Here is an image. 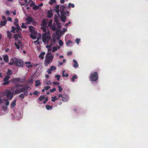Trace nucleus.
<instances>
[{"label":"nucleus","instance_id":"15","mask_svg":"<svg viewBox=\"0 0 148 148\" xmlns=\"http://www.w3.org/2000/svg\"><path fill=\"white\" fill-rule=\"evenodd\" d=\"M34 3L33 2L32 0H29L28 2L26 5V6H29L30 7H33L34 5Z\"/></svg>","mask_w":148,"mask_h":148},{"label":"nucleus","instance_id":"40","mask_svg":"<svg viewBox=\"0 0 148 148\" xmlns=\"http://www.w3.org/2000/svg\"><path fill=\"white\" fill-rule=\"evenodd\" d=\"M55 77L57 78V80L59 81L60 79V76L59 75H55Z\"/></svg>","mask_w":148,"mask_h":148},{"label":"nucleus","instance_id":"57","mask_svg":"<svg viewBox=\"0 0 148 148\" xmlns=\"http://www.w3.org/2000/svg\"><path fill=\"white\" fill-rule=\"evenodd\" d=\"M32 24L33 25H36V23L33 20V22H32Z\"/></svg>","mask_w":148,"mask_h":148},{"label":"nucleus","instance_id":"9","mask_svg":"<svg viewBox=\"0 0 148 148\" xmlns=\"http://www.w3.org/2000/svg\"><path fill=\"white\" fill-rule=\"evenodd\" d=\"M60 12L61 14V20L62 21H65L64 7V5H61L60 7Z\"/></svg>","mask_w":148,"mask_h":148},{"label":"nucleus","instance_id":"10","mask_svg":"<svg viewBox=\"0 0 148 148\" xmlns=\"http://www.w3.org/2000/svg\"><path fill=\"white\" fill-rule=\"evenodd\" d=\"M47 19H43L41 25V28L43 32H46L47 29Z\"/></svg>","mask_w":148,"mask_h":148},{"label":"nucleus","instance_id":"14","mask_svg":"<svg viewBox=\"0 0 148 148\" xmlns=\"http://www.w3.org/2000/svg\"><path fill=\"white\" fill-rule=\"evenodd\" d=\"M56 69V67L54 66H51L50 67V68L48 69L47 70V72L49 74L51 73V71H52L55 70Z\"/></svg>","mask_w":148,"mask_h":148},{"label":"nucleus","instance_id":"1","mask_svg":"<svg viewBox=\"0 0 148 148\" xmlns=\"http://www.w3.org/2000/svg\"><path fill=\"white\" fill-rule=\"evenodd\" d=\"M42 34V41L45 43L47 44L51 39V35L50 32L48 30Z\"/></svg>","mask_w":148,"mask_h":148},{"label":"nucleus","instance_id":"20","mask_svg":"<svg viewBox=\"0 0 148 148\" xmlns=\"http://www.w3.org/2000/svg\"><path fill=\"white\" fill-rule=\"evenodd\" d=\"M25 64L26 65V66L28 68L32 67L33 66V65L31 64L30 62H26Z\"/></svg>","mask_w":148,"mask_h":148},{"label":"nucleus","instance_id":"11","mask_svg":"<svg viewBox=\"0 0 148 148\" xmlns=\"http://www.w3.org/2000/svg\"><path fill=\"white\" fill-rule=\"evenodd\" d=\"M98 74L97 72H95L91 74L90 79L92 81H96L98 79Z\"/></svg>","mask_w":148,"mask_h":148},{"label":"nucleus","instance_id":"31","mask_svg":"<svg viewBox=\"0 0 148 148\" xmlns=\"http://www.w3.org/2000/svg\"><path fill=\"white\" fill-rule=\"evenodd\" d=\"M20 79L19 78H14L12 80V82H18L19 81Z\"/></svg>","mask_w":148,"mask_h":148},{"label":"nucleus","instance_id":"60","mask_svg":"<svg viewBox=\"0 0 148 148\" xmlns=\"http://www.w3.org/2000/svg\"><path fill=\"white\" fill-rule=\"evenodd\" d=\"M7 107L6 106H3V109L4 110H7Z\"/></svg>","mask_w":148,"mask_h":148},{"label":"nucleus","instance_id":"25","mask_svg":"<svg viewBox=\"0 0 148 148\" xmlns=\"http://www.w3.org/2000/svg\"><path fill=\"white\" fill-rule=\"evenodd\" d=\"M60 48V47L58 46H57V47H53L52 51L53 52H54L55 51L57 50L58 49H59Z\"/></svg>","mask_w":148,"mask_h":148},{"label":"nucleus","instance_id":"64","mask_svg":"<svg viewBox=\"0 0 148 148\" xmlns=\"http://www.w3.org/2000/svg\"><path fill=\"white\" fill-rule=\"evenodd\" d=\"M39 7L40 8V7L42 6L43 5V3H41L39 5H38Z\"/></svg>","mask_w":148,"mask_h":148},{"label":"nucleus","instance_id":"21","mask_svg":"<svg viewBox=\"0 0 148 148\" xmlns=\"http://www.w3.org/2000/svg\"><path fill=\"white\" fill-rule=\"evenodd\" d=\"M45 54V53L44 52H41L39 56V57L41 59H43L44 58V56Z\"/></svg>","mask_w":148,"mask_h":148},{"label":"nucleus","instance_id":"43","mask_svg":"<svg viewBox=\"0 0 148 148\" xmlns=\"http://www.w3.org/2000/svg\"><path fill=\"white\" fill-rule=\"evenodd\" d=\"M59 45L60 46H62L63 44V42H62V41L61 40H59Z\"/></svg>","mask_w":148,"mask_h":148},{"label":"nucleus","instance_id":"19","mask_svg":"<svg viewBox=\"0 0 148 148\" xmlns=\"http://www.w3.org/2000/svg\"><path fill=\"white\" fill-rule=\"evenodd\" d=\"M54 10L55 11H56V12L57 13V14H59L60 10L59 6V5H57L55 6Z\"/></svg>","mask_w":148,"mask_h":148},{"label":"nucleus","instance_id":"38","mask_svg":"<svg viewBox=\"0 0 148 148\" xmlns=\"http://www.w3.org/2000/svg\"><path fill=\"white\" fill-rule=\"evenodd\" d=\"M58 97L59 98H60V97L61 98V99H60L61 100H62L63 101H64V97H63V96L62 95H60V94H59L58 95Z\"/></svg>","mask_w":148,"mask_h":148},{"label":"nucleus","instance_id":"32","mask_svg":"<svg viewBox=\"0 0 148 148\" xmlns=\"http://www.w3.org/2000/svg\"><path fill=\"white\" fill-rule=\"evenodd\" d=\"M7 36L8 38L10 39L12 36L10 32L9 31H7Z\"/></svg>","mask_w":148,"mask_h":148},{"label":"nucleus","instance_id":"6","mask_svg":"<svg viewBox=\"0 0 148 148\" xmlns=\"http://www.w3.org/2000/svg\"><path fill=\"white\" fill-rule=\"evenodd\" d=\"M14 20V24L16 26V27L15 28L14 27L12 26L11 28L12 29L11 30V32L13 33H15L16 32H18L21 29L18 25V19L15 18Z\"/></svg>","mask_w":148,"mask_h":148},{"label":"nucleus","instance_id":"45","mask_svg":"<svg viewBox=\"0 0 148 148\" xmlns=\"http://www.w3.org/2000/svg\"><path fill=\"white\" fill-rule=\"evenodd\" d=\"M71 6L72 8H74V5L73 4L70 3L69 4L68 8H69Z\"/></svg>","mask_w":148,"mask_h":148},{"label":"nucleus","instance_id":"62","mask_svg":"<svg viewBox=\"0 0 148 148\" xmlns=\"http://www.w3.org/2000/svg\"><path fill=\"white\" fill-rule=\"evenodd\" d=\"M5 13L6 14L9 15L10 14V12L8 11L7 10L6 11Z\"/></svg>","mask_w":148,"mask_h":148},{"label":"nucleus","instance_id":"26","mask_svg":"<svg viewBox=\"0 0 148 148\" xmlns=\"http://www.w3.org/2000/svg\"><path fill=\"white\" fill-rule=\"evenodd\" d=\"M35 83L36 84L35 85V86H36V87L40 85L41 84V82H40L39 80H36L35 81Z\"/></svg>","mask_w":148,"mask_h":148},{"label":"nucleus","instance_id":"33","mask_svg":"<svg viewBox=\"0 0 148 148\" xmlns=\"http://www.w3.org/2000/svg\"><path fill=\"white\" fill-rule=\"evenodd\" d=\"M39 39H40V38L39 37L37 38V40L36 41H34V42L35 43H37L38 45H39L41 43V42H40L39 41Z\"/></svg>","mask_w":148,"mask_h":148},{"label":"nucleus","instance_id":"30","mask_svg":"<svg viewBox=\"0 0 148 148\" xmlns=\"http://www.w3.org/2000/svg\"><path fill=\"white\" fill-rule=\"evenodd\" d=\"M51 98L52 99L51 101L53 102H55L56 100H57L58 99V98H57L56 96L54 97H52Z\"/></svg>","mask_w":148,"mask_h":148},{"label":"nucleus","instance_id":"42","mask_svg":"<svg viewBox=\"0 0 148 148\" xmlns=\"http://www.w3.org/2000/svg\"><path fill=\"white\" fill-rule=\"evenodd\" d=\"M77 78V77L76 76V75H74L72 78H71V80L72 81H74L75 80V79H76Z\"/></svg>","mask_w":148,"mask_h":148},{"label":"nucleus","instance_id":"16","mask_svg":"<svg viewBox=\"0 0 148 148\" xmlns=\"http://www.w3.org/2000/svg\"><path fill=\"white\" fill-rule=\"evenodd\" d=\"M19 2L21 5H26L27 3V0H19Z\"/></svg>","mask_w":148,"mask_h":148},{"label":"nucleus","instance_id":"36","mask_svg":"<svg viewBox=\"0 0 148 148\" xmlns=\"http://www.w3.org/2000/svg\"><path fill=\"white\" fill-rule=\"evenodd\" d=\"M46 109L48 110H49L51 109L52 108V106L48 105H47L46 106Z\"/></svg>","mask_w":148,"mask_h":148},{"label":"nucleus","instance_id":"48","mask_svg":"<svg viewBox=\"0 0 148 148\" xmlns=\"http://www.w3.org/2000/svg\"><path fill=\"white\" fill-rule=\"evenodd\" d=\"M53 84L54 85H59V83L58 82H53Z\"/></svg>","mask_w":148,"mask_h":148},{"label":"nucleus","instance_id":"49","mask_svg":"<svg viewBox=\"0 0 148 148\" xmlns=\"http://www.w3.org/2000/svg\"><path fill=\"white\" fill-rule=\"evenodd\" d=\"M56 90V88H53L52 89H51L50 90V92H52L53 91H55Z\"/></svg>","mask_w":148,"mask_h":148},{"label":"nucleus","instance_id":"34","mask_svg":"<svg viewBox=\"0 0 148 148\" xmlns=\"http://www.w3.org/2000/svg\"><path fill=\"white\" fill-rule=\"evenodd\" d=\"M56 0H50L49 2V4L50 5H52L54 3H56Z\"/></svg>","mask_w":148,"mask_h":148},{"label":"nucleus","instance_id":"51","mask_svg":"<svg viewBox=\"0 0 148 148\" xmlns=\"http://www.w3.org/2000/svg\"><path fill=\"white\" fill-rule=\"evenodd\" d=\"M48 97H46L45 98V100L43 101V103H45L46 102L48 101Z\"/></svg>","mask_w":148,"mask_h":148},{"label":"nucleus","instance_id":"59","mask_svg":"<svg viewBox=\"0 0 148 148\" xmlns=\"http://www.w3.org/2000/svg\"><path fill=\"white\" fill-rule=\"evenodd\" d=\"M7 19H8V21H12V18H11L10 17H8L7 18Z\"/></svg>","mask_w":148,"mask_h":148},{"label":"nucleus","instance_id":"55","mask_svg":"<svg viewBox=\"0 0 148 148\" xmlns=\"http://www.w3.org/2000/svg\"><path fill=\"white\" fill-rule=\"evenodd\" d=\"M7 73L8 74H9V75L11 74V71L10 70H8L7 71Z\"/></svg>","mask_w":148,"mask_h":148},{"label":"nucleus","instance_id":"8","mask_svg":"<svg viewBox=\"0 0 148 148\" xmlns=\"http://www.w3.org/2000/svg\"><path fill=\"white\" fill-rule=\"evenodd\" d=\"M13 93L11 92L8 90H6L4 92L2 93V96H3L4 94H6V97L8 99L11 100L13 97Z\"/></svg>","mask_w":148,"mask_h":148},{"label":"nucleus","instance_id":"12","mask_svg":"<svg viewBox=\"0 0 148 148\" xmlns=\"http://www.w3.org/2000/svg\"><path fill=\"white\" fill-rule=\"evenodd\" d=\"M25 20L26 21L25 24H29L33 22V19L31 16H29L26 18L25 19Z\"/></svg>","mask_w":148,"mask_h":148},{"label":"nucleus","instance_id":"27","mask_svg":"<svg viewBox=\"0 0 148 148\" xmlns=\"http://www.w3.org/2000/svg\"><path fill=\"white\" fill-rule=\"evenodd\" d=\"M6 21H1L0 25L1 26H5L6 23Z\"/></svg>","mask_w":148,"mask_h":148},{"label":"nucleus","instance_id":"52","mask_svg":"<svg viewBox=\"0 0 148 148\" xmlns=\"http://www.w3.org/2000/svg\"><path fill=\"white\" fill-rule=\"evenodd\" d=\"M39 92H38L36 90L34 91V92L33 93V94L34 95H36L38 94L39 93Z\"/></svg>","mask_w":148,"mask_h":148},{"label":"nucleus","instance_id":"7","mask_svg":"<svg viewBox=\"0 0 148 148\" xmlns=\"http://www.w3.org/2000/svg\"><path fill=\"white\" fill-rule=\"evenodd\" d=\"M60 38V36L58 34V31L56 32V34H53L52 35V38L51 40V45L55 43L57 40H59Z\"/></svg>","mask_w":148,"mask_h":148},{"label":"nucleus","instance_id":"24","mask_svg":"<svg viewBox=\"0 0 148 148\" xmlns=\"http://www.w3.org/2000/svg\"><path fill=\"white\" fill-rule=\"evenodd\" d=\"M14 38L16 40H18V38H22V37L21 36H20L18 34H15L14 35Z\"/></svg>","mask_w":148,"mask_h":148},{"label":"nucleus","instance_id":"53","mask_svg":"<svg viewBox=\"0 0 148 148\" xmlns=\"http://www.w3.org/2000/svg\"><path fill=\"white\" fill-rule=\"evenodd\" d=\"M33 79H31L30 80L29 82V84H32L33 83Z\"/></svg>","mask_w":148,"mask_h":148},{"label":"nucleus","instance_id":"5","mask_svg":"<svg viewBox=\"0 0 148 148\" xmlns=\"http://www.w3.org/2000/svg\"><path fill=\"white\" fill-rule=\"evenodd\" d=\"M11 90L14 94H17L23 92L24 89L21 85H18L11 88Z\"/></svg>","mask_w":148,"mask_h":148},{"label":"nucleus","instance_id":"54","mask_svg":"<svg viewBox=\"0 0 148 148\" xmlns=\"http://www.w3.org/2000/svg\"><path fill=\"white\" fill-rule=\"evenodd\" d=\"M46 84H47V85H50L51 84V81H48Z\"/></svg>","mask_w":148,"mask_h":148},{"label":"nucleus","instance_id":"4","mask_svg":"<svg viewBox=\"0 0 148 148\" xmlns=\"http://www.w3.org/2000/svg\"><path fill=\"white\" fill-rule=\"evenodd\" d=\"M53 56L50 53H47L45 59L44 61V65L45 66H47L53 61Z\"/></svg>","mask_w":148,"mask_h":148},{"label":"nucleus","instance_id":"3","mask_svg":"<svg viewBox=\"0 0 148 148\" xmlns=\"http://www.w3.org/2000/svg\"><path fill=\"white\" fill-rule=\"evenodd\" d=\"M54 21L55 22L53 24H52L53 21L52 20H50L48 24V26H49L53 31H55L56 29V25L57 26L58 29H59L60 27H61L60 25V24L58 23V21L56 19Z\"/></svg>","mask_w":148,"mask_h":148},{"label":"nucleus","instance_id":"61","mask_svg":"<svg viewBox=\"0 0 148 148\" xmlns=\"http://www.w3.org/2000/svg\"><path fill=\"white\" fill-rule=\"evenodd\" d=\"M60 2L62 4L64 3V0H60Z\"/></svg>","mask_w":148,"mask_h":148},{"label":"nucleus","instance_id":"28","mask_svg":"<svg viewBox=\"0 0 148 148\" xmlns=\"http://www.w3.org/2000/svg\"><path fill=\"white\" fill-rule=\"evenodd\" d=\"M28 95L27 93H25L24 94H21L19 96V97H20L21 99H23L24 98V95H25L26 96L27 95Z\"/></svg>","mask_w":148,"mask_h":148},{"label":"nucleus","instance_id":"39","mask_svg":"<svg viewBox=\"0 0 148 148\" xmlns=\"http://www.w3.org/2000/svg\"><path fill=\"white\" fill-rule=\"evenodd\" d=\"M21 27L23 28L26 29L27 28V26L25 25V24L24 23H22Z\"/></svg>","mask_w":148,"mask_h":148},{"label":"nucleus","instance_id":"46","mask_svg":"<svg viewBox=\"0 0 148 148\" xmlns=\"http://www.w3.org/2000/svg\"><path fill=\"white\" fill-rule=\"evenodd\" d=\"M59 88V91L60 92H61L62 91V88L60 86H59L58 87Z\"/></svg>","mask_w":148,"mask_h":148},{"label":"nucleus","instance_id":"58","mask_svg":"<svg viewBox=\"0 0 148 148\" xmlns=\"http://www.w3.org/2000/svg\"><path fill=\"white\" fill-rule=\"evenodd\" d=\"M2 19L3 20V21H6V18L4 16H2Z\"/></svg>","mask_w":148,"mask_h":148},{"label":"nucleus","instance_id":"2","mask_svg":"<svg viewBox=\"0 0 148 148\" xmlns=\"http://www.w3.org/2000/svg\"><path fill=\"white\" fill-rule=\"evenodd\" d=\"M11 62L9 63V64L11 65L13 64H15L17 66L21 67L23 66V61L20 59L14 58H12L10 60Z\"/></svg>","mask_w":148,"mask_h":148},{"label":"nucleus","instance_id":"35","mask_svg":"<svg viewBox=\"0 0 148 148\" xmlns=\"http://www.w3.org/2000/svg\"><path fill=\"white\" fill-rule=\"evenodd\" d=\"M16 100H15L13 101L11 104V106L12 107H13L15 106L16 105Z\"/></svg>","mask_w":148,"mask_h":148},{"label":"nucleus","instance_id":"37","mask_svg":"<svg viewBox=\"0 0 148 148\" xmlns=\"http://www.w3.org/2000/svg\"><path fill=\"white\" fill-rule=\"evenodd\" d=\"M39 8L38 5H36L34 4V5L33 7V9L34 10H37Z\"/></svg>","mask_w":148,"mask_h":148},{"label":"nucleus","instance_id":"41","mask_svg":"<svg viewBox=\"0 0 148 148\" xmlns=\"http://www.w3.org/2000/svg\"><path fill=\"white\" fill-rule=\"evenodd\" d=\"M45 97L44 96H40L39 98V99L40 101H42L43 99H44Z\"/></svg>","mask_w":148,"mask_h":148},{"label":"nucleus","instance_id":"44","mask_svg":"<svg viewBox=\"0 0 148 148\" xmlns=\"http://www.w3.org/2000/svg\"><path fill=\"white\" fill-rule=\"evenodd\" d=\"M14 44L17 49H18L20 48V47L19 45H18L16 42H15Z\"/></svg>","mask_w":148,"mask_h":148},{"label":"nucleus","instance_id":"23","mask_svg":"<svg viewBox=\"0 0 148 148\" xmlns=\"http://www.w3.org/2000/svg\"><path fill=\"white\" fill-rule=\"evenodd\" d=\"M3 60L5 62H8L9 61L8 57L7 55H5L3 56Z\"/></svg>","mask_w":148,"mask_h":148},{"label":"nucleus","instance_id":"63","mask_svg":"<svg viewBox=\"0 0 148 148\" xmlns=\"http://www.w3.org/2000/svg\"><path fill=\"white\" fill-rule=\"evenodd\" d=\"M17 43L19 45H21V42L20 41H18Z\"/></svg>","mask_w":148,"mask_h":148},{"label":"nucleus","instance_id":"29","mask_svg":"<svg viewBox=\"0 0 148 148\" xmlns=\"http://www.w3.org/2000/svg\"><path fill=\"white\" fill-rule=\"evenodd\" d=\"M73 61L74 63V64L73 65V66L74 67H77L78 66V65L77 64V61L75 60H74Z\"/></svg>","mask_w":148,"mask_h":148},{"label":"nucleus","instance_id":"18","mask_svg":"<svg viewBox=\"0 0 148 148\" xmlns=\"http://www.w3.org/2000/svg\"><path fill=\"white\" fill-rule=\"evenodd\" d=\"M37 32H36V33H32L30 34L31 37L33 39H35L37 37Z\"/></svg>","mask_w":148,"mask_h":148},{"label":"nucleus","instance_id":"13","mask_svg":"<svg viewBox=\"0 0 148 148\" xmlns=\"http://www.w3.org/2000/svg\"><path fill=\"white\" fill-rule=\"evenodd\" d=\"M10 76L8 75L6 76L4 78L3 81L4 82L3 83L4 85H7L9 83L8 80L10 78Z\"/></svg>","mask_w":148,"mask_h":148},{"label":"nucleus","instance_id":"47","mask_svg":"<svg viewBox=\"0 0 148 148\" xmlns=\"http://www.w3.org/2000/svg\"><path fill=\"white\" fill-rule=\"evenodd\" d=\"M50 88V86H47L45 87L44 88L45 89V90H47Z\"/></svg>","mask_w":148,"mask_h":148},{"label":"nucleus","instance_id":"56","mask_svg":"<svg viewBox=\"0 0 148 148\" xmlns=\"http://www.w3.org/2000/svg\"><path fill=\"white\" fill-rule=\"evenodd\" d=\"M6 102L5 103V105H6V106H8L9 105V102L7 100H6L5 101Z\"/></svg>","mask_w":148,"mask_h":148},{"label":"nucleus","instance_id":"17","mask_svg":"<svg viewBox=\"0 0 148 148\" xmlns=\"http://www.w3.org/2000/svg\"><path fill=\"white\" fill-rule=\"evenodd\" d=\"M52 11L51 10H48L47 12V16L49 18H51L53 16L52 13Z\"/></svg>","mask_w":148,"mask_h":148},{"label":"nucleus","instance_id":"50","mask_svg":"<svg viewBox=\"0 0 148 148\" xmlns=\"http://www.w3.org/2000/svg\"><path fill=\"white\" fill-rule=\"evenodd\" d=\"M80 40L78 38H77L76 40H75V42H76V43L78 44L79 43V41Z\"/></svg>","mask_w":148,"mask_h":148},{"label":"nucleus","instance_id":"22","mask_svg":"<svg viewBox=\"0 0 148 148\" xmlns=\"http://www.w3.org/2000/svg\"><path fill=\"white\" fill-rule=\"evenodd\" d=\"M29 29L31 32V33H36V31L34 30V28L32 26H30L29 27Z\"/></svg>","mask_w":148,"mask_h":148}]
</instances>
